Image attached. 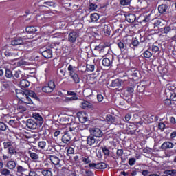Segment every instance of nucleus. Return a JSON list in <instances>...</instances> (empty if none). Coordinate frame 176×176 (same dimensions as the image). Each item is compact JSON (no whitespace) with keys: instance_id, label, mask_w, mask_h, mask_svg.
<instances>
[{"instance_id":"12","label":"nucleus","mask_w":176,"mask_h":176,"mask_svg":"<svg viewBox=\"0 0 176 176\" xmlns=\"http://www.w3.org/2000/svg\"><path fill=\"white\" fill-rule=\"evenodd\" d=\"M41 54L45 57V58H52L53 57V51L50 49H47L42 52Z\"/></svg>"},{"instance_id":"50","label":"nucleus","mask_w":176,"mask_h":176,"mask_svg":"<svg viewBox=\"0 0 176 176\" xmlns=\"http://www.w3.org/2000/svg\"><path fill=\"white\" fill-rule=\"evenodd\" d=\"M120 5L122 6H127V5H130V0H121Z\"/></svg>"},{"instance_id":"1","label":"nucleus","mask_w":176,"mask_h":176,"mask_svg":"<svg viewBox=\"0 0 176 176\" xmlns=\"http://www.w3.org/2000/svg\"><path fill=\"white\" fill-rule=\"evenodd\" d=\"M16 96L17 98H19V100H20V101L22 102H24V104H29L30 105H32L34 104L30 96H27V91L16 89Z\"/></svg>"},{"instance_id":"32","label":"nucleus","mask_w":176,"mask_h":176,"mask_svg":"<svg viewBox=\"0 0 176 176\" xmlns=\"http://www.w3.org/2000/svg\"><path fill=\"white\" fill-rule=\"evenodd\" d=\"M8 153L10 155H20V152H17L13 146L8 148Z\"/></svg>"},{"instance_id":"42","label":"nucleus","mask_w":176,"mask_h":176,"mask_svg":"<svg viewBox=\"0 0 176 176\" xmlns=\"http://www.w3.org/2000/svg\"><path fill=\"white\" fill-rule=\"evenodd\" d=\"M41 173L44 176H53V173L50 170H43Z\"/></svg>"},{"instance_id":"57","label":"nucleus","mask_w":176,"mask_h":176,"mask_svg":"<svg viewBox=\"0 0 176 176\" xmlns=\"http://www.w3.org/2000/svg\"><path fill=\"white\" fill-rule=\"evenodd\" d=\"M101 50H102V48L101 47V46L97 45L95 47V48L94 50V53H97V52H98L100 53V52H101Z\"/></svg>"},{"instance_id":"35","label":"nucleus","mask_w":176,"mask_h":176,"mask_svg":"<svg viewBox=\"0 0 176 176\" xmlns=\"http://www.w3.org/2000/svg\"><path fill=\"white\" fill-rule=\"evenodd\" d=\"M104 168H107V164L104 162L97 164V170H104Z\"/></svg>"},{"instance_id":"61","label":"nucleus","mask_w":176,"mask_h":176,"mask_svg":"<svg viewBox=\"0 0 176 176\" xmlns=\"http://www.w3.org/2000/svg\"><path fill=\"white\" fill-rule=\"evenodd\" d=\"M135 164V158H130L129 160V166H134Z\"/></svg>"},{"instance_id":"3","label":"nucleus","mask_w":176,"mask_h":176,"mask_svg":"<svg viewBox=\"0 0 176 176\" xmlns=\"http://www.w3.org/2000/svg\"><path fill=\"white\" fill-rule=\"evenodd\" d=\"M89 133H91V135L94 137H96V138H101L102 137V131L99 128H91L89 129Z\"/></svg>"},{"instance_id":"8","label":"nucleus","mask_w":176,"mask_h":176,"mask_svg":"<svg viewBox=\"0 0 176 176\" xmlns=\"http://www.w3.org/2000/svg\"><path fill=\"white\" fill-rule=\"evenodd\" d=\"M26 126L28 129L35 130L38 127V123L32 119H29L27 120Z\"/></svg>"},{"instance_id":"63","label":"nucleus","mask_w":176,"mask_h":176,"mask_svg":"<svg viewBox=\"0 0 176 176\" xmlns=\"http://www.w3.org/2000/svg\"><path fill=\"white\" fill-rule=\"evenodd\" d=\"M98 101L99 102H102V100H104V96L100 94L97 95Z\"/></svg>"},{"instance_id":"17","label":"nucleus","mask_w":176,"mask_h":176,"mask_svg":"<svg viewBox=\"0 0 176 176\" xmlns=\"http://www.w3.org/2000/svg\"><path fill=\"white\" fill-rule=\"evenodd\" d=\"M50 161L55 166H58V164H60V159L56 155H51Z\"/></svg>"},{"instance_id":"43","label":"nucleus","mask_w":176,"mask_h":176,"mask_svg":"<svg viewBox=\"0 0 176 176\" xmlns=\"http://www.w3.org/2000/svg\"><path fill=\"white\" fill-rule=\"evenodd\" d=\"M43 5H45V6L46 8H53L54 7V3H53V1H46L43 3Z\"/></svg>"},{"instance_id":"20","label":"nucleus","mask_w":176,"mask_h":176,"mask_svg":"<svg viewBox=\"0 0 176 176\" xmlns=\"http://www.w3.org/2000/svg\"><path fill=\"white\" fill-rule=\"evenodd\" d=\"M123 122H124V120H123V118L120 117H115L113 124H116V125L124 124Z\"/></svg>"},{"instance_id":"19","label":"nucleus","mask_w":176,"mask_h":176,"mask_svg":"<svg viewBox=\"0 0 176 176\" xmlns=\"http://www.w3.org/2000/svg\"><path fill=\"white\" fill-rule=\"evenodd\" d=\"M32 50H34V45H32V43H30L25 45V52L26 53H31Z\"/></svg>"},{"instance_id":"60","label":"nucleus","mask_w":176,"mask_h":176,"mask_svg":"<svg viewBox=\"0 0 176 176\" xmlns=\"http://www.w3.org/2000/svg\"><path fill=\"white\" fill-rule=\"evenodd\" d=\"M89 167H90V168H92V170H97V164L96 163L89 164Z\"/></svg>"},{"instance_id":"4","label":"nucleus","mask_w":176,"mask_h":176,"mask_svg":"<svg viewBox=\"0 0 176 176\" xmlns=\"http://www.w3.org/2000/svg\"><path fill=\"white\" fill-rule=\"evenodd\" d=\"M151 21V14L143 13L138 18V23H148Z\"/></svg>"},{"instance_id":"31","label":"nucleus","mask_w":176,"mask_h":176,"mask_svg":"<svg viewBox=\"0 0 176 176\" xmlns=\"http://www.w3.org/2000/svg\"><path fill=\"white\" fill-rule=\"evenodd\" d=\"M167 10V6L166 5H161L158 7V12L160 13L163 14Z\"/></svg>"},{"instance_id":"37","label":"nucleus","mask_w":176,"mask_h":176,"mask_svg":"<svg viewBox=\"0 0 176 176\" xmlns=\"http://www.w3.org/2000/svg\"><path fill=\"white\" fill-rule=\"evenodd\" d=\"M91 21H97L98 19H100V15L97 13L91 14Z\"/></svg>"},{"instance_id":"46","label":"nucleus","mask_w":176,"mask_h":176,"mask_svg":"<svg viewBox=\"0 0 176 176\" xmlns=\"http://www.w3.org/2000/svg\"><path fill=\"white\" fill-rule=\"evenodd\" d=\"M144 56L145 58H151L152 57V52L146 50V52H144Z\"/></svg>"},{"instance_id":"18","label":"nucleus","mask_w":176,"mask_h":176,"mask_svg":"<svg viewBox=\"0 0 176 176\" xmlns=\"http://www.w3.org/2000/svg\"><path fill=\"white\" fill-rule=\"evenodd\" d=\"M133 93H134V88L131 87H127L124 94L126 97H130V96H133Z\"/></svg>"},{"instance_id":"47","label":"nucleus","mask_w":176,"mask_h":176,"mask_svg":"<svg viewBox=\"0 0 176 176\" xmlns=\"http://www.w3.org/2000/svg\"><path fill=\"white\" fill-rule=\"evenodd\" d=\"M151 50L153 53H157L159 54V50H160V48L157 45H153L152 47H151Z\"/></svg>"},{"instance_id":"38","label":"nucleus","mask_w":176,"mask_h":176,"mask_svg":"<svg viewBox=\"0 0 176 176\" xmlns=\"http://www.w3.org/2000/svg\"><path fill=\"white\" fill-rule=\"evenodd\" d=\"M8 129V125H6V124L0 122V131H6Z\"/></svg>"},{"instance_id":"22","label":"nucleus","mask_w":176,"mask_h":176,"mask_svg":"<svg viewBox=\"0 0 176 176\" xmlns=\"http://www.w3.org/2000/svg\"><path fill=\"white\" fill-rule=\"evenodd\" d=\"M26 95L28 96V97H32V98H34L35 100L39 99L36 96V94H35V92H34L33 91L26 90Z\"/></svg>"},{"instance_id":"36","label":"nucleus","mask_w":176,"mask_h":176,"mask_svg":"<svg viewBox=\"0 0 176 176\" xmlns=\"http://www.w3.org/2000/svg\"><path fill=\"white\" fill-rule=\"evenodd\" d=\"M81 108H82V109H86V108H90L91 107V104H90V102L86 101V102H83L81 105H80Z\"/></svg>"},{"instance_id":"55","label":"nucleus","mask_w":176,"mask_h":176,"mask_svg":"<svg viewBox=\"0 0 176 176\" xmlns=\"http://www.w3.org/2000/svg\"><path fill=\"white\" fill-rule=\"evenodd\" d=\"M4 149H9V148H12V143L10 142H7L3 143Z\"/></svg>"},{"instance_id":"5","label":"nucleus","mask_w":176,"mask_h":176,"mask_svg":"<svg viewBox=\"0 0 176 176\" xmlns=\"http://www.w3.org/2000/svg\"><path fill=\"white\" fill-rule=\"evenodd\" d=\"M4 54L6 57H9V58H12V60H16L19 58V54L16 51H6Z\"/></svg>"},{"instance_id":"15","label":"nucleus","mask_w":176,"mask_h":176,"mask_svg":"<svg viewBox=\"0 0 176 176\" xmlns=\"http://www.w3.org/2000/svg\"><path fill=\"white\" fill-rule=\"evenodd\" d=\"M126 20L128 23H134L137 20V16L134 14H129L126 16Z\"/></svg>"},{"instance_id":"54","label":"nucleus","mask_w":176,"mask_h":176,"mask_svg":"<svg viewBox=\"0 0 176 176\" xmlns=\"http://www.w3.org/2000/svg\"><path fill=\"white\" fill-rule=\"evenodd\" d=\"M102 151L106 156H109V150L107 147H102Z\"/></svg>"},{"instance_id":"41","label":"nucleus","mask_w":176,"mask_h":176,"mask_svg":"<svg viewBox=\"0 0 176 176\" xmlns=\"http://www.w3.org/2000/svg\"><path fill=\"white\" fill-rule=\"evenodd\" d=\"M0 173L1 175H9L10 174V170H9V169L2 168L1 169Z\"/></svg>"},{"instance_id":"25","label":"nucleus","mask_w":176,"mask_h":176,"mask_svg":"<svg viewBox=\"0 0 176 176\" xmlns=\"http://www.w3.org/2000/svg\"><path fill=\"white\" fill-rule=\"evenodd\" d=\"M12 74V76H14L16 78H23V74H21V71L19 69H14Z\"/></svg>"},{"instance_id":"48","label":"nucleus","mask_w":176,"mask_h":176,"mask_svg":"<svg viewBox=\"0 0 176 176\" xmlns=\"http://www.w3.org/2000/svg\"><path fill=\"white\" fill-rule=\"evenodd\" d=\"M78 100V96H72L70 98H66L65 100V102H69V101H75Z\"/></svg>"},{"instance_id":"23","label":"nucleus","mask_w":176,"mask_h":176,"mask_svg":"<svg viewBox=\"0 0 176 176\" xmlns=\"http://www.w3.org/2000/svg\"><path fill=\"white\" fill-rule=\"evenodd\" d=\"M7 167L10 170H14V168H16V162L13 160H10L7 163Z\"/></svg>"},{"instance_id":"39","label":"nucleus","mask_w":176,"mask_h":176,"mask_svg":"<svg viewBox=\"0 0 176 176\" xmlns=\"http://www.w3.org/2000/svg\"><path fill=\"white\" fill-rule=\"evenodd\" d=\"M174 24H170L169 26H166L164 28V34H168L170 32V30H173V27Z\"/></svg>"},{"instance_id":"11","label":"nucleus","mask_w":176,"mask_h":176,"mask_svg":"<svg viewBox=\"0 0 176 176\" xmlns=\"http://www.w3.org/2000/svg\"><path fill=\"white\" fill-rule=\"evenodd\" d=\"M87 142L90 146H96L97 145L96 142H98L93 136L87 137Z\"/></svg>"},{"instance_id":"27","label":"nucleus","mask_w":176,"mask_h":176,"mask_svg":"<svg viewBox=\"0 0 176 176\" xmlns=\"http://www.w3.org/2000/svg\"><path fill=\"white\" fill-rule=\"evenodd\" d=\"M106 120L108 124H113V122L115 121V117L109 114L106 117Z\"/></svg>"},{"instance_id":"51","label":"nucleus","mask_w":176,"mask_h":176,"mask_svg":"<svg viewBox=\"0 0 176 176\" xmlns=\"http://www.w3.org/2000/svg\"><path fill=\"white\" fill-rule=\"evenodd\" d=\"M138 91H139V93L144 94V91H145V86L144 85L138 86Z\"/></svg>"},{"instance_id":"14","label":"nucleus","mask_w":176,"mask_h":176,"mask_svg":"<svg viewBox=\"0 0 176 176\" xmlns=\"http://www.w3.org/2000/svg\"><path fill=\"white\" fill-rule=\"evenodd\" d=\"M23 43L24 41L22 38H14L11 41V45H12V46H19V45H23Z\"/></svg>"},{"instance_id":"16","label":"nucleus","mask_w":176,"mask_h":176,"mask_svg":"<svg viewBox=\"0 0 176 176\" xmlns=\"http://www.w3.org/2000/svg\"><path fill=\"white\" fill-rule=\"evenodd\" d=\"M80 134L81 137L87 138L89 137V133H90V129H88L87 128H85L83 129H80Z\"/></svg>"},{"instance_id":"33","label":"nucleus","mask_w":176,"mask_h":176,"mask_svg":"<svg viewBox=\"0 0 176 176\" xmlns=\"http://www.w3.org/2000/svg\"><path fill=\"white\" fill-rule=\"evenodd\" d=\"M26 32L34 34V32H36V28L34 26H28L26 28Z\"/></svg>"},{"instance_id":"53","label":"nucleus","mask_w":176,"mask_h":176,"mask_svg":"<svg viewBox=\"0 0 176 176\" xmlns=\"http://www.w3.org/2000/svg\"><path fill=\"white\" fill-rule=\"evenodd\" d=\"M58 75L60 76V78H63V76H65V70L60 69L58 71Z\"/></svg>"},{"instance_id":"29","label":"nucleus","mask_w":176,"mask_h":176,"mask_svg":"<svg viewBox=\"0 0 176 176\" xmlns=\"http://www.w3.org/2000/svg\"><path fill=\"white\" fill-rule=\"evenodd\" d=\"M67 69L69 71V76H72V75H75V74H76V72H75V67L72 66V65H69Z\"/></svg>"},{"instance_id":"13","label":"nucleus","mask_w":176,"mask_h":176,"mask_svg":"<svg viewBox=\"0 0 176 176\" xmlns=\"http://www.w3.org/2000/svg\"><path fill=\"white\" fill-rule=\"evenodd\" d=\"M62 142L64 144L71 143V135H69V133H66L62 136Z\"/></svg>"},{"instance_id":"6","label":"nucleus","mask_w":176,"mask_h":176,"mask_svg":"<svg viewBox=\"0 0 176 176\" xmlns=\"http://www.w3.org/2000/svg\"><path fill=\"white\" fill-rule=\"evenodd\" d=\"M111 86L116 90H122V80L116 79L111 82Z\"/></svg>"},{"instance_id":"2","label":"nucleus","mask_w":176,"mask_h":176,"mask_svg":"<svg viewBox=\"0 0 176 176\" xmlns=\"http://www.w3.org/2000/svg\"><path fill=\"white\" fill-rule=\"evenodd\" d=\"M54 89H56V84L54 83V81L50 80L49 81L47 86L43 87L42 90L44 93H52Z\"/></svg>"},{"instance_id":"44","label":"nucleus","mask_w":176,"mask_h":176,"mask_svg":"<svg viewBox=\"0 0 176 176\" xmlns=\"http://www.w3.org/2000/svg\"><path fill=\"white\" fill-rule=\"evenodd\" d=\"M166 173L168 175L174 176L176 175V170L172 169V170H166Z\"/></svg>"},{"instance_id":"56","label":"nucleus","mask_w":176,"mask_h":176,"mask_svg":"<svg viewBox=\"0 0 176 176\" xmlns=\"http://www.w3.org/2000/svg\"><path fill=\"white\" fill-rule=\"evenodd\" d=\"M67 152V156H69V155H74V153H75V150H74L73 148H69Z\"/></svg>"},{"instance_id":"49","label":"nucleus","mask_w":176,"mask_h":176,"mask_svg":"<svg viewBox=\"0 0 176 176\" xmlns=\"http://www.w3.org/2000/svg\"><path fill=\"white\" fill-rule=\"evenodd\" d=\"M6 78H12L13 76V72L10 71V69H6Z\"/></svg>"},{"instance_id":"34","label":"nucleus","mask_w":176,"mask_h":176,"mask_svg":"<svg viewBox=\"0 0 176 176\" xmlns=\"http://www.w3.org/2000/svg\"><path fill=\"white\" fill-rule=\"evenodd\" d=\"M139 76L140 72L138 70H134L133 72L131 74L132 79H133V80H137Z\"/></svg>"},{"instance_id":"52","label":"nucleus","mask_w":176,"mask_h":176,"mask_svg":"<svg viewBox=\"0 0 176 176\" xmlns=\"http://www.w3.org/2000/svg\"><path fill=\"white\" fill-rule=\"evenodd\" d=\"M94 65H87V71H90L91 72H93L94 71Z\"/></svg>"},{"instance_id":"28","label":"nucleus","mask_w":176,"mask_h":176,"mask_svg":"<svg viewBox=\"0 0 176 176\" xmlns=\"http://www.w3.org/2000/svg\"><path fill=\"white\" fill-rule=\"evenodd\" d=\"M118 47L120 49L121 52H124L127 49V45L122 41L118 43Z\"/></svg>"},{"instance_id":"24","label":"nucleus","mask_w":176,"mask_h":176,"mask_svg":"<svg viewBox=\"0 0 176 176\" xmlns=\"http://www.w3.org/2000/svg\"><path fill=\"white\" fill-rule=\"evenodd\" d=\"M29 155L33 162H38V160H39V155L37 153L29 151Z\"/></svg>"},{"instance_id":"7","label":"nucleus","mask_w":176,"mask_h":176,"mask_svg":"<svg viewBox=\"0 0 176 176\" xmlns=\"http://www.w3.org/2000/svg\"><path fill=\"white\" fill-rule=\"evenodd\" d=\"M102 30L105 35V36H110L111 32H112V27L110 25L103 24L102 25Z\"/></svg>"},{"instance_id":"58","label":"nucleus","mask_w":176,"mask_h":176,"mask_svg":"<svg viewBox=\"0 0 176 176\" xmlns=\"http://www.w3.org/2000/svg\"><path fill=\"white\" fill-rule=\"evenodd\" d=\"M97 9V5L94 3L89 4V10H96Z\"/></svg>"},{"instance_id":"10","label":"nucleus","mask_w":176,"mask_h":176,"mask_svg":"<svg viewBox=\"0 0 176 176\" xmlns=\"http://www.w3.org/2000/svg\"><path fill=\"white\" fill-rule=\"evenodd\" d=\"M172 148H174V144H173L171 142H165L161 146V149L163 151L172 149Z\"/></svg>"},{"instance_id":"59","label":"nucleus","mask_w":176,"mask_h":176,"mask_svg":"<svg viewBox=\"0 0 176 176\" xmlns=\"http://www.w3.org/2000/svg\"><path fill=\"white\" fill-rule=\"evenodd\" d=\"M165 105H166V107H170V105H171L173 103L171 102V100L170 99H166L164 101Z\"/></svg>"},{"instance_id":"64","label":"nucleus","mask_w":176,"mask_h":176,"mask_svg":"<svg viewBox=\"0 0 176 176\" xmlns=\"http://www.w3.org/2000/svg\"><path fill=\"white\" fill-rule=\"evenodd\" d=\"M117 156H123V149H118L116 153Z\"/></svg>"},{"instance_id":"62","label":"nucleus","mask_w":176,"mask_h":176,"mask_svg":"<svg viewBox=\"0 0 176 176\" xmlns=\"http://www.w3.org/2000/svg\"><path fill=\"white\" fill-rule=\"evenodd\" d=\"M82 160L83 163H85V164H89V163H90L91 162L90 160V158H89V157H87V158L82 157Z\"/></svg>"},{"instance_id":"45","label":"nucleus","mask_w":176,"mask_h":176,"mask_svg":"<svg viewBox=\"0 0 176 176\" xmlns=\"http://www.w3.org/2000/svg\"><path fill=\"white\" fill-rule=\"evenodd\" d=\"M38 145L40 149H45V148H46V142H44V141L39 142Z\"/></svg>"},{"instance_id":"30","label":"nucleus","mask_w":176,"mask_h":176,"mask_svg":"<svg viewBox=\"0 0 176 176\" xmlns=\"http://www.w3.org/2000/svg\"><path fill=\"white\" fill-rule=\"evenodd\" d=\"M102 64L104 67H110L111 64L112 63H111V60H109V58H105L102 60Z\"/></svg>"},{"instance_id":"21","label":"nucleus","mask_w":176,"mask_h":176,"mask_svg":"<svg viewBox=\"0 0 176 176\" xmlns=\"http://www.w3.org/2000/svg\"><path fill=\"white\" fill-rule=\"evenodd\" d=\"M20 87L21 89H25V87H28L30 86V82L27 80H21L19 83Z\"/></svg>"},{"instance_id":"40","label":"nucleus","mask_w":176,"mask_h":176,"mask_svg":"<svg viewBox=\"0 0 176 176\" xmlns=\"http://www.w3.org/2000/svg\"><path fill=\"white\" fill-rule=\"evenodd\" d=\"M33 118L36 120H38V122H43V118H42V116H41V115H39V113L33 114Z\"/></svg>"},{"instance_id":"26","label":"nucleus","mask_w":176,"mask_h":176,"mask_svg":"<svg viewBox=\"0 0 176 176\" xmlns=\"http://www.w3.org/2000/svg\"><path fill=\"white\" fill-rule=\"evenodd\" d=\"M72 79L74 80V83H80V78H79V75L78 74H73L70 76Z\"/></svg>"},{"instance_id":"9","label":"nucleus","mask_w":176,"mask_h":176,"mask_svg":"<svg viewBox=\"0 0 176 176\" xmlns=\"http://www.w3.org/2000/svg\"><path fill=\"white\" fill-rule=\"evenodd\" d=\"M78 38V33L76 32H71L68 36V41L70 43H75Z\"/></svg>"}]
</instances>
